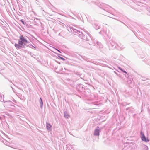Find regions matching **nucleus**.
<instances>
[{
	"mask_svg": "<svg viewBox=\"0 0 150 150\" xmlns=\"http://www.w3.org/2000/svg\"><path fill=\"white\" fill-rule=\"evenodd\" d=\"M28 43L27 39L25 38L24 36L22 35L20 36V39L18 41V43H15V46L17 49H20L23 46H25V44Z\"/></svg>",
	"mask_w": 150,
	"mask_h": 150,
	"instance_id": "obj_1",
	"label": "nucleus"
},
{
	"mask_svg": "<svg viewBox=\"0 0 150 150\" xmlns=\"http://www.w3.org/2000/svg\"><path fill=\"white\" fill-rule=\"evenodd\" d=\"M140 134L141 137L142 141H145L146 142H147L149 141V140L148 139H146L143 133L142 132H141Z\"/></svg>",
	"mask_w": 150,
	"mask_h": 150,
	"instance_id": "obj_2",
	"label": "nucleus"
},
{
	"mask_svg": "<svg viewBox=\"0 0 150 150\" xmlns=\"http://www.w3.org/2000/svg\"><path fill=\"white\" fill-rule=\"evenodd\" d=\"M52 127L51 125L50 124L48 123H47L46 127L47 130H51Z\"/></svg>",
	"mask_w": 150,
	"mask_h": 150,
	"instance_id": "obj_3",
	"label": "nucleus"
},
{
	"mask_svg": "<svg viewBox=\"0 0 150 150\" xmlns=\"http://www.w3.org/2000/svg\"><path fill=\"white\" fill-rule=\"evenodd\" d=\"M99 131L98 129L95 130L94 134L95 135L98 136L99 135Z\"/></svg>",
	"mask_w": 150,
	"mask_h": 150,
	"instance_id": "obj_4",
	"label": "nucleus"
},
{
	"mask_svg": "<svg viewBox=\"0 0 150 150\" xmlns=\"http://www.w3.org/2000/svg\"><path fill=\"white\" fill-rule=\"evenodd\" d=\"M64 117L66 118H68V117L69 116L68 115V114L66 112L64 113Z\"/></svg>",
	"mask_w": 150,
	"mask_h": 150,
	"instance_id": "obj_5",
	"label": "nucleus"
},
{
	"mask_svg": "<svg viewBox=\"0 0 150 150\" xmlns=\"http://www.w3.org/2000/svg\"><path fill=\"white\" fill-rule=\"evenodd\" d=\"M20 21H21V22L23 23V24H24V22L23 21V20H20Z\"/></svg>",
	"mask_w": 150,
	"mask_h": 150,
	"instance_id": "obj_6",
	"label": "nucleus"
},
{
	"mask_svg": "<svg viewBox=\"0 0 150 150\" xmlns=\"http://www.w3.org/2000/svg\"><path fill=\"white\" fill-rule=\"evenodd\" d=\"M40 100H41V103L42 104H43L42 101V99H41V98H40Z\"/></svg>",
	"mask_w": 150,
	"mask_h": 150,
	"instance_id": "obj_7",
	"label": "nucleus"
},
{
	"mask_svg": "<svg viewBox=\"0 0 150 150\" xmlns=\"http://www.w3.org/2000/svg\"><path fill=\"white\" fill-rule=\"evenodd\" d=\"M60 58H61V59H62V60H65V59H64V58H63V57H61Z\"/></svg>",
	"mask_w": 150,
	"mask_h": 150,
	"instance_id": "obj_8",
	"label": "nucleus"
},
{
	"mask_svg": "<svg viewBox=\"0 0 150 150\" xmlns=\"http://www.w3.org/2000/svg\"><path fill=\"white\" fill-rule=\"evenodd\" d=\"M123 71L124 72H125V73H127V72H126L125 71Z\"/></svg>",
	"mask_w": 150,
	"mask_h": 150,
	"instance_id": "obj_9",
	"label": "nucleus"
},
{
	"mask_svg": "<svg viewBox=\"0 0 150 150\" xmlns=\"http://www.w3.org/2000/svg\"><path fill=\"white\" fill-rule=\"evenodd\" d=\"M57 51H59V52H59V51L58 50H57Z\"/></svg>",
	"mask_w": 150,
	"mask_h": 150,
	"instance_id": "obj_10",
	"label": "nucleus"
}]
</instances>
